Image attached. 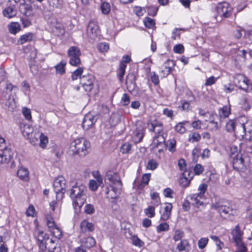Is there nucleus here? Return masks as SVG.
I'll return each instance as SVG.
<instances>
[{"label": "nucleus", "mask_w": 252, "mask_h": 252, "mask_svg": "<svg viewBox=\"0 0 252 252\" xmlns=\"http://www.w3.org/2000/svg\"><path fill=\"white\" fill-rule=\"evenodd\" d=\"M3 14L5 17L11 18L16 15V11L13 8L8 7L3 10Z\"/></svg>", "instance_id": "obj_34"}, {"label": "nucleus", "mask_w": 252, "mask_h": 252, "mask_svg": "<svg viewBox=\"0 0 252 252\" xmlns=\"http://www.w3.org/2000/svg\"><path fill=\"white\" fill-rule=\"evenodd\" d=\"M66 62L62 61L55 66L56 72L58 74H63L65 73V66Z\"/></svg>", "instance_id": "obj_37"}, {"label": "nucleus", "mask_w": 252, "mask_h": 252, "mask_svg": "<svg viewBox=\"0 0 252 252\" xmlns=\"http://www.w3.org/2000/svg\"><path fill=\"white\" fill-rule=\"evenodd\" d=\"M184 236V233L183 231L180 230H176L175 231V233L173 236V239L175 241H178L179 240H182V239Z\"/></svg>", "instance_id": "obj_47"}, {"label": "nucleus", "mask_w": 252, "mask_h": 252, "mask_svg": "<svg viewBox=\"0 0 252 252\" xmlns=\"http://www.w3.org/2000/svg\"><path fill=\"white\" fill-rule=\"evenodd\" d=\"M12 157V152L5 143V140L0 137V163H7Z\"/></svg>", "instance_id": "obj_4"}, {"label": "nucleus", "mask_w": 252, "mask_h": 252, "mask_svg": "<svg viewBox=\"0 0 252 252\" xmlns=\"http://www.w3.org/2000/svg\"><path fill=\"white\" fill-rule=\"evenodd\" d=\"M216 10L219 16L224 18L229 17L232 13V8L226 2L219 3L216 7Z\"/></svg>", "instance_id": "obj_9"}, {"label": "nucleus", "mask_w": 252, "mask_h": 252, "mask_svg": "<svg viewBox=\"0 0 252 252\" xmlns=\"http://www.w3.org/2000/svg\"><path fill=\"white\" fill-rule=\"evenodd\" d=\"M95 240L93 237H88L83 239L81 242V246L87 248H91L95 245Z\"/></svg>", "instance_id": "obj_23"}, {"label": "nucleus", "mask_w": 252, "mask_h": 252, "mask_svg": "<svg viewBox=\"0 0 252 252\" xmlns=\"http://www.w3.org/2000/svg\"><path fill=\"white\" fill-rule=\"evenodd\" d=\"M211 207L212 208L217 210L221 215L222 213L225 215L233 214V210L229 207L227 206L225 202L222 201L213 203Z\"/></svg>", "instance_id": "obj_11"}, {"label": "nucleus", "mask_w": 252, "mask_h": 252, "mask_svg": "<svg viewBox=\"0 0 252 252\" xmlns=\"http://www.w3.org/2000/svg\"><path fill=\"white\" fill-rule=\"evenodd\" d=\"M207 189V185L205 184H202L199 185L198 188V191H199L197 193V194L199 195L200 196H202L204 197V193L206 192Z\"/></svg>", "instance_id": "obj_53"}, {"label": "nucleus", "mask_w": 252, "mask_h": 252, "mask_svg": "<svg viewBox=\"0 0 252 252\" xmlns=\"http://www.w3.org/2000/svg\"><path fill=\"white\" fill-rule=\"evenodd\" d=\"M233 239L235 244H240L242 242L241 238L243 235V232L240 230L239 225H237L232 232Z\"/></svg>", "instance_id": "obj_19"}, {"label": "nucleus", "mask_w": 252, "mask_h": 252, "mask_svg": "<svg viewBox=\"0 0 252 252\" xmlns=\"http://www.w3.org/2000/svg\"><path fill=\"white\" fill-rule=\"evenodd\" d=\"M188 198L191 200L192 204L197 207L204 205L203 202L201 200L203 197L200 196V195L197 193L189 195Z\"/></svg>", "instance_id": "obj_18"}, {"label": "nucleus", "mask_w": 252, "mask_h": 252, "mask_svg": "<svg viewBox=\"0 0 252 252\" xmlns=\"http://www.w3.org/2000/svg\"><path fill=\"white\" fill-rule=\"evenodd\" d=\"M172 209V205L170 203H166L165 206L164 207L163 211H160L161 214L160 218L163 220H167L171 213Z\"/></svg>", "instance_id": "obj_17"}, {"label": "nucleus", "mask_w": 252, "mask_h": 252, "mask_svg": "<svg viewBox=\"0 0 252 252\" xmlns=\"http://www.w3.org/2000/svg\"><path fill=\"white\" fill-rule=\"evenodd\" d=\"M84 211L86 214L91 215L94 212L95 209L93 205L88 204L86 205Z\"/></svg>", "instance_id": "obj_60"}, {"label": "nucleus", "mask_w": 252, "mask_h": 252, "mask_svg": "<svg viewBox=\"0 0 252 252\" xmlns=\"http://www.w3.org/2000/svg\"><path fill=\"white\" fill-rule=\"evenodd\" d=\"M126 65L123 63H120L119 68L117 71V75L119 80L122 82L123 80L124 76L125 73V70Z\"/></svg>", "instance_id": "obj_35"}, {"label": "nucleus", "mask_w": 252, "mask_h": 252, "mask_svg": "<svg viewBox=\"0 0 252 252\" xmlns=\"http://www.w3.org/2000/svg\"><path fill=\"white\" fill-rule=\"evenodd\" d=\"M152 198V204L155 206H158L160 203V198L158 194L156 192L151 193Z\"/></svg>", "instance_id": "obj_39"}, {"label": "nucleus", "mask_w": 252, "mask_h": 252, "mask_svg": "<svg viewBox=\"0 0 252 252\" xmlns=\"http://www.w3.org/2000/svg\"><path fill=\"white\" fill-rule=\"evenodd\" d=\"M237 120L235 119L229 120L226 124L225 129L228 132H233L235 131V127L237 125Z\"/></svg>", "instance_id": "obj_27"}, {"label": "nucleus", "mask_w": 252, "mask_h": 252, "mask_svg": "<svg viewBox=\"0 0 252 252\" xmlns=\"http://www.w3.org/2000/svg\"><path fill=\"white\" fill-rule=\"evenodd\" d=\"M194 174L197 175H199L202 173L204 171V167L200 164H197L193 169Z\"/></svg>", "instance_id": "obj_62"}, {"label": "nucleus", "mask_w": 252, "mask_h": 252, "mask_svg": "<svg viewBox=\"0 0 252 252\" xmlns=\"http://www.w3.org/2000/svg\"><path fill=\"white\" fill-rule=\"evenodd\" d=\"M53 188L57 195H60L63 197L65 192V180L63 177H59L56 178L53 183Z\"/></svg>", "instance_id": "obj_7"}, {"label": "nucleus", "mask_w": 252, "mask_h": 252, "mask_svg": "<svg viewBox=\"0 0 252 252\" xmlns=\"http://www.w3.org/2000/svg\"><path fill=\"white\" fill-rule=\"evenodd\" d=\"M94 77L88 74L80 77V83L86 92H90L94 88Z\"/></svg>", "instance_id": "obj_8"}, {"label": "nucleus", "mask_w": 252, "mask_h": 252, "mask_svg": "<svg viewBox=\"0 0 252 252\" xmlns=\"http://www.w3.org/2000/svg\"><path fill=\"white\" fill-rule=\"evenodd\" d=\"M168 142V150L171 153H174L176 151V141L175 139L173 138L170 139Z\"/></svg>", "instance_id": "obj_54"}, {"label": "nucleus", "mask_w": 252, "mask_h": 252, "mask_svg": "<svg viewBox=\"0 0 252 252\" xmlns=\"http://www.w3.org/2000/svg\"><path fill=\"white\" fill-rule=\"evenodd\" d=\"M49 5L53 7L60 8L62 5V0H47Z\"/></svg>", "instance_id": "obj_48"}, {"label": "nucleus", "mask_w": 252, "mask_h": 252, "mask_svg": "<svg viewBox=\"0 0 252 252\" xmlns=\"http://www.w3.org/2000/svg\"><path fill=\"white\" fill-rule=\"evenodd\" d=\"M220 123H221L223 120L228 118L231 114V108L229 105H225L220 108L218 111Z\"/></svg>", "instance_id": "obj_16"}, {"label": "nucleus", "mask_w": 252, "mask_h": 252, "mask_svg": "<svg viewBox=\"0 0 252 252\" xmlns=\"http://www.w3.org/2000/svg\"><path fill=\"white\" fill-rule=\"evenodd\" d=\"M80 228L82 232H92L94 229V225L87 220H84L81 222Z\"/></svg>", "instance_id": "obj_22"}, {"label": "nucleus", "mask_w": 252, "mask_h": 252, "mask_svg": "<svg viewBox=\"0 0 252 252\" xmlns=\"http://www.w3.org/2000/svg\"><path fill=\"white\" fill-rule=\"evenodd\" d=\"M208 242V239L207 238H201L198 242V246L199 249H203L207 245Z\"/></svg>", "instance_id": "obj_61"}, {"label": "nucleus", "mask_w": 252, "mask_h": 252, "mask_svg": "<svg viewBox=\"0 0 252 252\" xmlns=\"http://www.w3.org/2000/svg\"><path fill=\"white\" fill-rule=\"evenodd\" d=\"M105 180L109 187L114 186L116 188H122V183L117 172H108Z\"/></svg>", "instance_id": "obj_6"}, {"label": "nucleus", "mask_w": 252, "mask_h": 252, "mask_svg": "<svg viewBox=\"0 0 252 252\" xmlns=\"http://www.w3.org/2000/svg\"><path fill=\"white\" fill-rule=\"evenodd\" d=\"M174 65L175 63L173 60H167L160 67V74L164 77L167 76L170 74Z\"/></svg>", "instance_id": "obj_14"}, {"label": "nucleus", "mask_w": 252, "mask_h": 252, "mask_svg": "<svg viewBox=\"0 0 252 252\" xmlns=\"http://www.w3.org/2000/svg\"><path fill=\"white\" fill-rule=\"evenodd\" d=\"M33 34L29 32L23 35H21L18 40V44L22 45L27 42L31 41L33 40Z\"/></svg>", "instance_id": "obj_25"}, {"label": "nucleus", "mask_w": 252, "mask_h": 252, "mask_svg": "<svg viewBox=\"0 0 252 252\" xmlns=\"http://www.w3.org/2000/svg\"><path fill=\"white\" fill-rule=\"evenodd\" d=\"M17 175L21 180L27 181L29 179V171L26 168H19L17 172Z\"/></svg>", "instance_id": "obj_26"}, {"label": "nucleus", "mask_w": 252, "mask_h": 252, "mask_svg": "<svg viewBox=\"0 0 252 252\" xmlns=\"http://www.w3.org/2000/svg\"><path fill=\"white\" fill-rule=\"evenodd\" d=\"M177 249L179 252L185 251L189 252L191 250V246L187 239H183L177 245Z\"/></svg>", "instance_id": "obj_20"}, {"label": "nucleus", "mask_w": 252, "mask_h": 252, "mask_svg": "<svg viewBox=\"0 0 252 252\" xmlns=\"http://www.w3.org/2000/svg\"><path fill=\"white\" fill-rule=\"evenodd\" d=\"M217 79L218 78L212 76L206 80L205 83H204V85L205 86H211L216 83V81H217Z\"/></svg>", "instance_id": "obj_59"}, {"label": "nucleus", "mask_w": 252, "mask_h": 252, "mask_svg": "<svg viewBox=\"0 0 252 252\" xmlns=\"http://www.w3.org/2000/svg\"><path fill=\"white\" fill-rule=\"evenodd\" d=\"M34 236L42 245L48 236L42 230L36 228L34 232Z\"/></svg>", "instance_id": "obj_21"}, {"label": "nucleus", "mask_w": 252, "mask_h": 252, "mask_svg": "<svg viewBox=\"0 0 252 252\" xmlns=\"http://www.w3.org/2000/svg\"><path fill=\"white\" fill-rule=\"evenodd\" d=\"M68 56L70 58L69 62L71 65L78 66L81 64V51L79 48L75 46L70 47L68 50Z\"/></svg>", "instance_id": "obj_5"}, {"label": "nucleus", "mask_w": 252, "mask_h": 252, "mask_svg": "<svg viewBox=\"0 0 252 252\" xmlns=\"http://www.w3.org/2000/svg\"><path fill=\"white\" fill-rule=\"evenodd\" d=\"M220 126L221 123L219 124L217 122H215L214 120H211L208 125L210 130L212 131H216L220 127Z\"/></svg>", "instance_id": "obj_41"}, {"label": "nucleus", "mask_w": 252, "mask_h": 252, "mask_svg": "<svg viewBox=\"0 0 252 252\" xmlns=\"http://www.w3.org/2000/svg\"><path fill=\"white\" fill-rule=\"evenodd\" d=\"M143 132L141 129H136L133 132L132 136L133 141L134 143H137L140 142L143 137Z\"/></svg>", "instance_id": "obj_28"}, {"label": "nucleus", "mask_w": 252, "mask_h": 252, "mask_svg": "<svg viewBox=\"0 0 252 252\" xmlns=\"http://www.w3.org/2000/svg\"><path fill=\"white\" fill-rule=\"evenodd\" d=\"M43 247L48 248L49 250H54L56 249V245L55 244L54 240L52 239H49L47 237L46 241L42 245Z\"/></svg>", "instance_id": "obj_36"}, {"label": "nucleus", "mask_w": 252, "mask_h": 252, "mask_svg": "<svg viewBox=\"0 0 252 252\" xmlns=\"http://www.w3.org/2000/svg\"><path fill=\"white\" fill-rule=\"evenodd\" d=\"M33 127H32L28 124L24 125L22 129V133L25 137H27V138H30L31 135H33Z\"/></svg>", "instance_id": "obj_29"}, {"label": "nucleus", "mask_w": 252, "mask_h": 252, "mask_svg": "<svg viewBox=\"0 0 252 252\" xmlns=\"http://www.w3.org/2000/svg\"><path fill=\"white\" fill-rule=\"evenodd\" d=\"M158 165V163L154 159H150L147 165V169L154 170L156 169Z\"/></svg>", "instance_id": "obj_46"}, {"label": "nucleus", "mask_w": 252, "mask_h": 252, "mask_svg": "<svg viewBox=\"0 0 252 252\" xmlns=\"http://www.w3.org/2000/svg\"><path fill=\"white\" fill-rule=\"evenodd\" d=\"M182 175V177L180 178L179 180V184L181 186L184 188H186L189 185L190 182V178H188L187 176V172H183Z\"/></svg>", "instance_id": "obj_32"}, {"label": "nucleus", "mask_w": 252, "mask_h": 252, "mask_svg": "<svg viewBox=\"0 0 252 252\" xmlns=\"http://www.w3.org/2000/svg\"><path fill=\"white\" fill-rule=\"evenodd\" d=\"M122 188H116L114 186L108 187L106 193L107 197L109 199H115L121 194Z\"/></svg>", "instance_id": "obj_15"}, {"label": "nucleus", "mask_w": 252, "mask_h": 252, "mask_svg": "<svg viewBox=\"0 0 252 252\" xmlns=\"http://www.w3.org/2000/svg\"><path fill=\"white\" fill-rule=\"evenodd\" d=\"M234 150H236V153L231 152L230 156L233 168L238 171L243 170L246 167L245 158L241 153L237 152L236 147H234Z\"/></svg>", "instance_id": "obj_3"}, {"label": "nucleus", "mask_w": 252, "mask_h": 252, "mask_svg": "<svg viewBox=\"0 0 252 252\" xmlns=\"http://www.w3.org/2000/svg\"><path fill=\"white\" fill-rule=\"evenodd\" d=\"M144 213L149 218H153L155 216V206H151L144 209Z\"/></svg>", "instance_id": "obj_43"}, {"label": "nucleus", "mask_w": 252, "mask_h": 252, "mask_svg": "<svg viewBox=\"0 0 252 252\" xmlns=\"http://www.w3.org/2000/svg\"><path fill=\"white\" fill-rule=\"evenodd\" d=\"M101 12L104 15H107L109 13L111 10V6L109 3L107 2H102L100 5Z\"/></svg>", "instance_id": "obj_38"}, {"label": "nucleus", "mask_w": 252, "mask_h": 252, "mask_svg": "<svg viewBox=\"0 0 252 252\" xmlns=\"http://www.w3.org/2000/svg\"><path fill=\"white\" fill-rule=\"evenodd\" d=\"M99 33V28L97 24L94 21H90L87 28L88 37L92 40H94Z\"/></svg>", "instance_id": "obj_10"}, {"label": "nucleus", "mask_w": 252, "mask_h": 252, "mask_svg": "<svg viewBox=\"0 0 252 252\" xmlns=\"http://www.w3.org/2000/svg\"><path fill=\"white\" fill-rule=\"evenodd\" d=\"M87 187L82 184L75 183L70 189V197L73 201V206L80 208L85 203L87 198Z\"/></svg>", "instance_id": "obj_1"}, {"label": "nucleus", "mask_w": 252, "mask_h": 252, "mask_svg": "<svg viewBox=\"0 0 252 252\" xmlns=\"http://www.w3.org/2000/svg\"><path fill=\"white\" fill-rule=\"evenodd\" d=\"M55 21L52 24L53 31L59 32L60 34H63L64 33V30L63 28V24L57 22L56 20H55Z\"/></svg>", "instance_id": "obj_30"}, {"label": "nucleus", "mask_w": 252, "mask_h": 252, "mask_svg": "<svg viewBox=\"0 0 252 252\" xmlns=\"http://www.w3.org/2000/svg\"><path fill=\"white\" fill-rule=\"evenodd\" d=\"M96 122V120L92 114H87L85 115L82 122V127L85 130L93 129Z\"/></svg>", "instance_id": "obj_12"}, {"label": "nucleus", "mask_w": 252, "mask_h": 252, "mask_svg": "<svg viewBox=\"0 0 252 252\" xmlns=\"http://www.w3.org/2000/svg\"><path fill=\"white\" fill-rule=\"evenodd\" d=\"M51 232L55 237L58 239H60L62 236V232L58 226L53 229H51Z\"/></svg>", "instance_id": "obj_57"}, {"label": "nucleus", "mask_w": 252, "mask_h": 252, "mask_svg": "<svg viewBox=\"0 0 252 252\" xmlns=\"http://www.w3.org/2000/svg\"><path fill=\"white\" fill-rule=\"evenodd\" d=\"M189 122L186 121L179 123L175 126V131L180 134L185 133L186 131V128L185 126Z\"/></svg>", "instance_id": "obj_31"}, {"label": "nucleus", "mask_w": 252, "mask_h": 252, "mask_svg": "<svg viewBox=\"0 0 252 252\" xmlns=\"http://www.w3.org/2000/svg\"><path fill=\"white\" fill-rule=\"evenodd\" d=\"M103 184L102 178L101 176L98 177L97 180H91L89 182V188L92 191H95L99 186Z\"/></svg>", "instance_id": "obj_24"}, {"label": "nucleus", "mask_w": 252, "mask_h": 252, "mask_svg": "<svg viewBox=\"0 0 252 252\" xmlns=\"http://www.w3.org/2000/svg\"><path fill=\"white\" fill-rule=\"evenodd\" d=\"M130 102L129 97L126 94H124L121 98V103L124 106H127Z\"/></svg>", "instance_id": "obj_58"}, {"label": "nucleus", "mask_w": 252, "mask_h": 252, "mask_svg": "<svg viewBox=\"0 0 252 252\" xmlns=\"http://www.w3.org/2000/svg\"><path fill=\"white\" fill-rule=\"evenodd\" d=\"M178 165L181 171H184L186 170L187 163L184 158H180L178 162Z\"/></svg>", "instance_id": "obj_63"}, {"label": "nucleus", "mask_w": 252, "mask_h": 252, "mask_svg": "<svg viewBox=\"0 0 252 252\" xmlns=\"http://www.w3.org/2000/svg\"><path fill=\"white\" fill-rule=\"evenodd\" d=\"M158 10V8L157 6L153 5L147 6V11L150 16H155L157 14Z\"/></svg>", "instance_id": "obj_55"}, {"label": "nucleus", "mask_w": 252, "mask_h": 252, "mask_svg": "<svg viewBox=\"0 0 252 252\" xmlns=\"http://www.w3.org/2000/svg\"><path fill=\"white\" fill-rule=\"evenodd\" d=\"M40 136V133L37 131V132H34L33 133L32 135H31L30 136V138H28L30 140V143L33 145H35L37 144V142H38V138H39Z\"/></svg>", "instance_id": "obj_40"}, {"label": "nucleus", "mask_w": 252, "mask_h": 252, "mask_svg": "<svg viewBox=\"0 0 252 252\" xmlns=\"http://www.w3.org/2000/svg\"><path fill=\"white\" fill-rule=\"evenodd\" d=\"M40 146L41 147L44 148L46 147V144L48 142L47 136L44 135L43 133H40Z\"/></svg>", "instance_id": "obj_52"}, {"label": "nucleus", "mask_w": 252, "mask_h": 252, "mask_svg": "<svg viewBox=\"0 0 252 252\" xmlns=\"http://www.w3.org/2000/svg\"><path fill=\"white\" fill-rule=\"evenodd\" d=\"M173 51L176 53L182 54L184 52V47L182 44H177L174 46Z\"/></svg>", "instance_id": "obj_64"}, {"label": "nucleus", "mask_w": 252, "mask_h": 252, "mask_svg": "<svg viewBox=\"0 0 252 252\" xmlns=\"http://www.w3.org/2000/svg\"><path fill=\"white\" fill-rule=\"evenodd\" d=\"M84 69L83 67H79L74 71L71 74V78L72 80H75L78 77L80 78L81 75L83 72Z\"/></svg>", "instance_id": "obj_42"}, {"label": "nucleus", "mask_w": 252, "mask_h": 252, "mask_svg": "<svg viewBox=\"0 0 252 252\" xmlns=\"http://www.w3.org/2000/svg\"><path fill=\"white\" fill-rule=\"evenodd\" d=\"M97 49L101 52H106L109 49V45L105 42L100 43L97 45Z\"/></svg>", "instance_id": "obj_49"}, {"label": "nucleus", "mask_w": 252, "mask_h": 252, "mask_svg": "<svg viewBox=\"0 0 252 252\" xmlns=\"http://www.w3.org/2000/svg\"><path fill=\"white\" fill-rule=\"evenodd\" d=\"M20 31V25L18 22H12L9 26V32L12 34H16Z\"/></svg>", "instance_id": "obj_33"}, {"label": "nucleus", "mask_w": 252, "mask_h": 252, "mask_svg": "<svg viewBox=\"0 0 252 252\" xmlns=\"http://www.w3.org/2000/svg\"><path fill=\"white\" fill-rule=\"evenodd\" d=\"M201 139L200 135L197 132H193L189 135V141L191 142H197Z\"/></svg>", "instance_id": "obj_50"}, {"label": "nucleus", "mask_w": 252, "mask_h": 252, "mask_svg": "<svg viewBox=\"0 0 252 252\" xmlns=\"http://www.w3.org/2000/svg\"><path fill=\"white\" fill-rule=\"evenodd\" d=\"M144 22L145 26L149 29H154L155 28V22L150 18H145Z\"/></svg>", "instance_id": "obj_44"}, {"label": "nucleus", "mask_w": 252, "mask_h": 252, "mask_svg": "<svg viewBox=\"0 0 252 252\" xmlns=\"http://www.w3.org/2000/svg\"><path fill=\"white\" fill-rule=\"evenodd\" d=\"M235 83L241 90L249 92V80L244 76L237 75L235 78Z\"/></svg>", "instance_id": "obj_13"}, {"label": "nucleus", "mask_w": 252, "mask_h": 252, "mask_svg": "<svg viewBox=\"0 0 252 252\" xmlns=\"http://www.w3.org/2000/svg\"><path fill=\"white\" fill-rule=\"evenodd\" d=\"M169 228V225L166 222H163L159 224L157 227V230L158 232H160L161 231H166Z\"/></svg>", "instance_id": "obj_51"}, {"label": "nucleus", "mask_w": 252, "mask_h": 252, "mask_svg": "<svg viewBox=\"0 0 252 252\" xmlns=\"http://www.w3.org/2000/svg\"><path fill=\"white\" fill-rule=\"evenodd\" d=\"M90 147V142L83 138H78L71 144V148L74 154L80 156H84L87 153V149Z\"/></svg>", "instance_id": "obj_2"}, {"label": "nucleus", "mask_w": 252, "mask_h": 252, "mask_svg": "<svg viewBox=\"0 0 252 252\" xmlns=\"http://www.w3.org/2000/svg\"><path fill=\"white\" fill-rule=\"evenodd\" d=\"M133 12L137 16L141 17L144 15V13L146 12V10L145 8L135 6L133 7Z\"/></svg>", "instance_id": "obj_45"}, {"label": "nucleus", "mask_w": 252, "mask_h": 252, "mask_svg": "<svg viewBox=\"0 0 252 252\" xmlns=\"http://www.w3.org/2000/svg\"><path fill=\"white\" fill-rule=\"evenodd\" d=\"M131 149V145L127 143L126 142L124 143L121 147V151L123 154H126L128 153V152Z\"/></svg>", "instance_id": "obj_56"}]
</instances>
